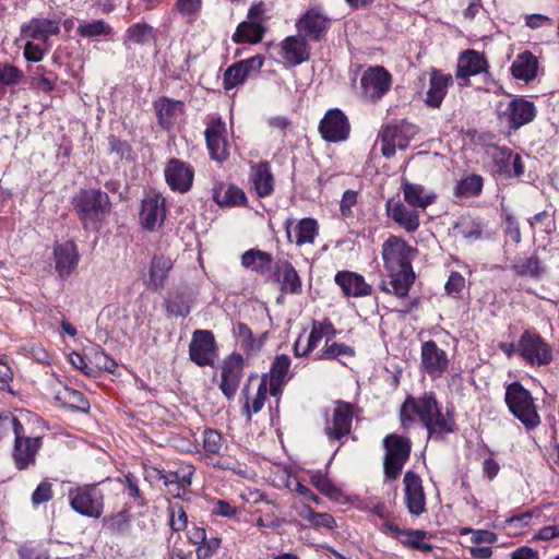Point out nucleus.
I'll list each match as a JSON object with an SVG mask.
<instances>
[{
    "mask_svg": "<svg viewBox=\"0 0 559 559\" xmlns=\"http://www.w3.org/2000/svg\"><path fill=\"white\" fill-rule=\"evenodd\" d=\"M399 415L404 430L411 429L418 418L427 429L428 437L436 440L443 439L455 428L453 415L449 411L442 412L433 392H425L418 397L407 395L400 407Z\"/></svg>",
    "mask_w": 559,
    "mask_h": 559,
    "instance_id": "f257e3e1",
    "label": "nucleus"
},
{
    "mask_svg": "<svg viewBox=\"0 0 559 559\" xmlns=\"http://www.w3.org/2000/svg\"><path fill=\"white\" fill-rule=\"evenodd\" d=\"M381 254L390 282L382 281L380 289L399 298L406 297L416 278L412 262L417 249L403 238L392 235L383 242Z\"/></svg>",
    "mask_w": 559,
    "mask_h": 559,
    "instance_id": "f03ea898",
    "label": "nucleus"
},
{
    "mask_svg": "<svg viewBox=\"0 0 559 559\" xmlns=\"http://www.w3.org/2000/svg\"><path fill=\"white\" fill-rule=\"evenodd\" d=\"M73 210L85 231L98 233L111 213L109 195L100 189L88 188L78 191L71 201Z\"/></svg>",
    "mask_w": 559,
    "mask_h": 559,
    "instance_id": "7ed1b4c3",
    "label": "nucleus"
},
{
    "mask_svg": "<svg viewBox=\"0 0 559 559\" xmlns=\"http://www.w3.org/2000/svg\"><path fill=\"white\" fill-rule=\"evenodd\" d=\"M506 403L510 412L527 430L535 429L540 424V417L536 411L531 393L519 382L508 385Z\"/></svg>",
    "mask_w": 559,
    "mask_h": 559,
    "instance_id": "20e7f679",
    "label": "nucleus"
},
{
    "mask_svg": "<svg viewBox=\"0 0 559 559\" xmlns=\"http://www.w3.org/2000/svg\"><path fill=\"white\" fill-rule=\"evenodd\" d=\"M71 509L80 515L99 519L104 513V493L98 484L72 487L68 491Z\"/></svg>",
    "mask_w": 559,
    "mask_h": 559,
    "instance_id": "39448f33",
    "label": "nucleus"
},
{
    "mask_svg": "<svg viewBox=\"0 0 559 559\" xmlns=\"http://www.w3.org/2000/svg\"><path fill=\"white\" fill-rule=\"evenodd\" d=\"M266 8L265 4L254 2L250 5L247 19L238 24L231 40L235 44H250L257 45L262 41L266 33Z\"/></svg>",
    "mask_w": 559,
    "mask_h": 559,
    "instance_id": "423d86ee",
    "label": "nucleus"
},
{
    "mask_svg": "<svg viewBox=\"0 0 559 559\" xmlns=\"http://www.w3.org/2000/svg\"><path fill=\"white\" fill-rule=\"evenodd\" d=\"M382 443L385 450L383 461L384 476L388 480H395L409 459L412 442L408 438L391 433L383 439Z\"/></svg>",
    "mask_w": 559,
    "mask_h": 559,
    "instance_id": "0eeeda50",
    "label": "nucleus"
},
{
    "mask_svg": "<svg viewBox=\"0 0 559 559\" xmlns=\"http://www.w3.org/2000/svg\"><path fill=\"white\" fill-rule=\"evenodd\" d=\"M44 445L43 436H29L23 426L13 438L11 457L17 471H26L37 463V455Z\"/></svg>",
    "mask_w": 559,
    "mask_h": 559,
    "instance_id": "6e6552de",
    "label": "nucleus"
},
{
    "mask_svg": "<svg viewBox=\"0 0 559 559\" xmlns=\"http://www.w3.org/2000/svg\"><path fill=\"white\" fill-rule=\"evenodd\" d=\"M355 406L337 400L331 413H325L324 433L329 440H341L352 431Z\"/></svg>",
    "mask_w": 559,
    "mask_h": 559,
    "instance_id": "1a4fd4ad",
    "label": "nucleus"
},
{
    "mask_svg": "<svg viewBox=\"0 0 559 559\" xmlns=\"http://www.w3.org/2000/svg\"><path fill=\"white\" fill-rule=\"evenodd\" d=\"M391 85L392 75L384 67H370L360 79L361 96L366 100L376 103L390 91Z\"/></svg>",
    "mask_w": 559,
    "mask_h": 559,
    "instance_id": "9d476101",
    "label": "nucleus"
},
{
    "mask_svg": "<svg viewBox=\"0 0 559 559\" xmlns=\"http://www.w3.org/2000/svg\"><path fill=\"white\" fill-rule=\"evenodd\" d=\"M518 353L530 365L544 366L552 360L551 347L535 332L525 331L519 340Z\"/></svg>",
    "mask_w": 559,
    "mask_h": 559,
    "instance_id": "9b49d317",
    "label": "nucleus"
},
{
    "mask_svg": "<svg viewBox=\"0 0 559 559\" xmlns=\"http://www.w3.org/2000/svg\"><path fill=\"white\" fill-rule=\"evenodd\" d=\"M331 25V19L321 7L309 8L297 21L296 29L305 39L320 41Z\"/></svg>",
    "mask_w": 559,
    "mask_h": 559,
    "instance_id": "f8f14e48",
    "label": "nucleus"
},
{
    "mask_svg": "<svg viewBox=\"0 0 559 559\" xmlns=\"http://www.w3.org/2000/svg\"><path fill=\"white\" fill-rule=\"evenodd\" d=\"M417 133L415 124L405 120L396 124L386 126L381 132V152L383 156L390 158L394 156L396 148L404 150L409 141Z\"/></svg>",
    "mask_w": 559,
    "mask_h": 559,
    "instance_id": "ddd939ff",
    "label": "nucleus"
},
{
    "mask_svg": "<svg viewBox=\"0 0 559 559\" xmlns=\"http://www.w3.org/2000/svg\"><path fill=\"white\" fill-rule=\"evenodd\" d=\"M190 359L200 367L212 366L216 358V342L209 330H197L189 345Z\"/></svg>",
    "mask_w": 559,
    "mask_h": 559,
    "instance_id": "4468645a",
    "label": "nucleus"
},
{
    "mask_svg": "<svg viewBox=\"0 0 559 559\" xmlns=\"http://www.w3.org/2000/svg\"><path fill=\"white\" fill-rule=\"evenodd\" d=\"M263 64L264 57L261 55H255L251 58L233 63L224 72V88L229 91L242 84L249 76L260 73Z\"/></svg>",
    "mask_w": 559,
    "mask_h": 559,
    "instance_id": "2eb2a0df",
    "label": "nucleus"
},
{
    "mask_svg": "<svg viewBox=\"0 0 559 559\" xmlns=\"http://www.w3.org/2000/svg\"><path fill=\"white\" fill-rule=\"evenodd\" d=\"M449 357L435 341H426L420 348V367L431 379L440 378L449 368Z\"/></svg>",
    "mask_w": 559,
    "mask_h": 559,
    "instance_id": "dca6fc26",
    "label": "nucleus"
},
{
    "mask_svg": "<svg viewBox=\"0 0 559 559\" xmlns=\"http://www.w3.org/2000/svg\"><path fill=\"white\" fill-rule=\"evenodd\" d=\"M404 503L407 511L415 516H419L427 511L426 495L423 480L418 474L407 471L403 478Z\"/></svg>",
    "mask_w": 559,
    "mask_h": 559,
    "instance_id": "f3484780",
    "label": "nucleus"
},
{
    "mask_svg": "<svg viewBox=\"0 0 559 559\" xmlns=\"http://www.w3.org/2000/svg\"><path fill=\"white\" fill-rule=\"evenodd\" d=\"M166 218V200L156 191H151L142 200V228L148 231L159 229Z\"/></svg>",
    "mask_w": 559,
    "mask_h": 559,
    "instance_id": "a211bd4d",
    "label": "nucleus"
},
{
    "mask_svg": "<svg viewBox=\"0 0 559 559\" xmlns=\"http://www.w3.org/2000/svg\"><path fill=\"white\" fill-rule=\"evenodd\" d=\"M322 138L328 142L345 141L350 131V126L344 112L337 108L326 111L319 124Z\"/></svg>",
    "mask_w": 559,
    "mask_h": 559,
    "instance_id": "6ab92c4d",
    "label": "nucleus"
},
{
    "mask_svg": "<svg viewBox=\"0 0 559 559\" xmlns=\"http://www.w3.org/2000/svg\"><path fill=\"white\" fill-rule=\"evenodd\" d=\"M386 215L406 233L413 234L420 226L419 210L404 201L389 199L385 203Z\"/></svg>",
    "mask_w": 559,
    "mask_h": 559,
    "instance_id": "aec40b11",
    "label": "nucleus"
},
{
    "mask_svg": "<svg viewBox=\"0 0 559 559\" xmlns=\"http://www.w3.org/2000/svg\"><path fill=\"white\" fill-rule=\"evenodd\" d=\"M210 156L218 163L229 157V143L226 140V124L222 119L212 121L204 131Z\"/></svg>",
    "mask_w": 559,
    "mask_h": 559,
    "instance_id": "412c9836",
    "label": "nucleus"
},
{
    "mask_svg": "<svg viewBox=\"0 0 559 559\" xmlns=\"http://www.w3.org/2000/svg\"><path fill=\"white\" fill-rule=\"evenodd\" d=\"M242 372L243 359L240 355L233 354L223 361L219 389L228 400L236 395Z\"/></svg>",
    "mask_w": 559,
    "mask_h": 559,
    "instance_id": "4be33fe9",
    "label": "nucleus"
},
{
    "mask_svg": "<svg viewBox=\"0 0 559 559\" xmlns=\"http://www.w3.org/2000/svg\"><path fill=\"white\" fill-rule=\"evenodd\" d=\"M166 182L174 191L185 193L190 190L194 170L193 167L178 158H171L165 167Z\"/></svg>",
    "mask_w": 559,
    "mask_h": 559,
    "instance_id": "5701e85b",
    "label": "nucleus"
},
{
    "mask_svg": "<svg viewBox=\"0 0 559 559\" xmlns=\"http://www.w3.org/2000/svg\"><path fill=\"white\" fill-rule=\"evenodd\" d=\"M488 67V61L483 53L468 49L459 57L455 75L463 81L464 85H467L471 76L481 73L489 75Z\"/></svg>",
    "mask_w": 559,
    "mask_h": 559,
    "instance_id": "b1692460",
    "label": "nucleus"
},
{
    "mask_svg": "<svg viewBox=\"0 0 559 559\" xmlns=\"http://www.w3.org/2000/svg\"><path fill=\"white\" fill-rule=\"evenodd\" d=\"M536 115L534 104L524 98H515L511 100L507 108L500 114V119L504 121L511 129H519L530 123Z\"/></svg>",
    "mask_w": 559,
    "mask_h": 559,
    "instance_id": "393cba45",
    "label": "nucleus"
},
{
    "mask_svg": "<svg viewBox=\"0 0 559 559\" xmlns=\"http://www.w3.org/2000/svg\"><path fill=\"white\" fill-rule=\"evenodd\" d=\"M55 269L62 278L69 277L76 269L80 253L73 240L56 243L53 247Z\"/></svg>",
    "mask_w": 559,
    "mask_h": 559,
    "instance_id": "a878e982",
    "label": "nucleus"
},
{
    "mask_svg": "<svg viewBox=\"0 0 559 559\" xmlns=\"http://www.w3.org/2000/svg\"><path fill=\"white\" fill-rule=\"evenodd\" d=\"M249 181L259 198H267L275 190V178L269 162L250 164Z\"/></svg>",
    "mask_w": 559,
    "mask_h": 559,
    "instance_id": "bb28decb",
    "label": "nucleus"
},
{
    "mask_svg": "<svg viewBox=\"0 0 559 559\" xmlns=\"http://www.w3.org/2000/svg\"><path fill=\"white\" fill-rule=\"evenodd\" d=\"M280 53L288 67H297L310 58V47L302 36H288L280 43Z\"/></svg>",
    "mask_w": 559,
    "mask_h": 559,
    "instance_id": "cd10ccee",
    "label": "nucleus"
},
{
    "mask_svg": "<svg viewBox=\"0 0 559 559\" xmlns=\"http://www.w3.org/2000/svg\"><path fill=\"white\" fill-rule=\"evenodd\" d=\"M401 190L403 192V201L415 209L425 211L437 200V194L420 183L411 182L402 177Z\"/></svg>",
    "mask_w": 559,
    "mask_h": 559,
    "instance_id": "c85d7f7f",
    "label": "nucleus"
},
{
    "mask_svg": "<svg viewBox=\"0 0 559 559\" xmlns=\"http://www.w3.org/2000/svg\"><path fill=\"white\" fill-rule=\"evenodd\" d=\"M345 297H366L372 294V287L362 275L352 271H340L334 276Z\"/></svg>",
    "mask_w": 559,
    "mask_h": 559,
    "instance_id": "c756f323",
    "label": "nucleus"
},
{
    "mask_svg": "<svg viewBox=\"0 0 559 559\" xmlns=\"http://www.w3.org/2000/svg\"><path fill=\"white\" fill-rule=\"evenodd\" d=\"M492 160L499 174L508 178H519L524 174V164L520 154L513 153L506 146L495 147Z\"/></svg>",
    "mask_w": 559,
    "mask_h": 559,
    "instance_id": "7c9ffc66",
    "label": "nucleus"
},
{
    "mask_svg": "<svg viewBox=\"0 0 559 559\" xmlns=\"http://www.w3.org/2000/svg\"><path fill=\"white\" fill-rule=\"evenodd\" d=\"M453 84L449 73L432 69L429 76V87L426 92L425 103L432 108H439L447 95L448 88Z\"/></svg>",
    "mask_w": 559,
    "mask_h": 559,
    "instance_id": "2f4dec72",
    "label": "nucleus"
},
{
    "mask_svg": "<svg viewBox=\"0 0 559 559\" xmlns=\"http://www.w3.org/2000/svg\"><path fill=\"white\" fill-rule=\"evenodd\" d=\"M290 364L289 356L285 354L276 355L273 359L270 373L266 374L270 378L267 384L270 385L271 395L277 396L282 392L283 385L293 376L289 373Z\"/></svg>",
    "mask_w": 559,
    "mask_h": 559,
    "instance_id": "473e14b6",
    "label": "nucleus"
},
{
    "mask_svg": "<svg viewBox=\"0 0 559 559\" xmlns=\"http://www.w3.org/2000/svg\"><path fill=\"white\" fill-rule=\"evenodd\" d=\"M158 123L164 129L174 126L177 118L185 112V103L169 97H160L154 102Z\"/></svg>",
    "mask_w": 559,
    "mask_h": 559,
    "instance_id": "72a5a7b5",
    "label": "nucleus"
},
{
    "mask_svg": "<svg viewBox=\"0 0 559 559\" xmlns=\"http://www.w3.org/2000/svg\"><path fill=\"white\" fill-rule=\"evenodd\" d=\"M193 467L191 465L187 466V472L183 471V475L179 477L178 473H169L166 474L164 471L158 469L152 466L143 467V475L146 481H148L152 486L164 485L168 486L173 483H179L181 487L189 486L191 484V476L193 474Z\"/></svg>",
    "mask_w": 559,
    "mask_h": 559,
    "instance_id": "f704fd0d",
    "label": "nucleus"
},
{
    "mask_svg": "<svg viewBox=\"0 0 559 559\" xmlns=\"http://www.w3.org/2000/svg\"><path fill=\"white\" fill-rule=\"evenodd\" d=\"M21 34L32 39H47L60 34L58 20L33 17L21 26Z\"/></svg>",
    "mask_w": 559,
    "mask_h": 559,
    "instance_id": "c9c22d12",
    "label": "nucleus"
},
{
    "mask_svg": "<svg viewBox=\"0 0 559 559\" xmlns=\"http://www.w3.org/2000/svg\"><path fill=\"white\" fill-rule=\"evenodd\" d=\"M213 200L219 206H243L248 199L245 191L234 183L219 182L213 189Z\"/></svg>",
    "mask_w": 559,
    "mask_h": 559,
    "instance_id": "e433bc0d",
    "label": "nucleus"
},
{
    "mask_svg": "<svg viewBox=\"0 0 559 559\" xmlns=\"http://www.w3.org/2000/svg\"><path fill=\"white\" fill-rule=\"evenodd\" d=\"M538 60L531 51L519 53L511 66V73L516 80L531 82L537 76Z\"/></svg>",
    "mask_w": 559,
    "mask_h": 559,
    "instance_id": "4c0bfd02",
    "label": "nucleus"
},
{
    "mask_svg": "<svg viewBox=\"0 0 559 559\" xmlns=\"http://www.w3.org/2000/svg\"><path fill=\"white\" fill-rule=\"evenodd\" d=\"M55 399L61 404L62 407L70 408L79 412H88L90 402L84 394L68 385L62 386L56 392Z\"/></svg>",
    "mask_w": 559,
    "mask_h": 559,
    "instance_id": "58836bf2",
    "label": "nucleus"
},
{
    "mask_svg": "<svg viewBox=\"0 0 559 559\" xmlns=\"http://www.w3.org/2000/svg\"><path fill=\"white\" fill-rule=\"evenodd\" d=\"M290 221L287 222L286 224L287 237L290 242L295 241L297 246L313 243L314 238L318 234V224L313 218H302L301 221H299V223L295 226L294 229L295 240L290 238Z\"/></svg>",
    "mask_w": 559,
    "mask_h": 559,
    "instance_id": "ea45409f",
    "label": "nucleus"
},
{
    "mask_svg": "<svg viewBox=\"0 0 559 559\" xmlns=\"http://www.w3.org/2000/svg\"><path fill=\"white\" fill-rule=\"evenodd\" d=\"M273 258L269 252L250 249L241 255V264L257 273L264 274L271 270Z\"/></svg>",
    "mask_w": 559,
    "mask_h": 559,
    "instance_id": "a19ab883",
    "label": "nucleus"
},
{
    "mask_svg": "<svg viewBox=\"0 0 559 559\" xmlns=\"http://www.w3.org/2000/svg\"><path fill=\"white\" fill-rule=\"evenodd\" d=\"M173 267V261L166 257H155L150 267V280L147 285L154 290L162 289L169 271Z\"/></svg>",
    "mask_w": 559,
    "mask_h": 559,
    "instance_id": "79ce46f5",
    "label": "nucleus"
},
{
    "mask_svg": "<svg viewBox=\"0 0 559 559\" xmlns=\"http://www.w3.org/2000/svg\"><path fill=\"white\" fill-rule=\"evenodd\" d=\"M324 336H328V338H333L335 336V329L333 328V324L328 319L323 321H313L311 331L307 337V344L302 349V354H310Z\"/></svg>",
    "mask_w": 559,
    "mask_h": 559,
    "instance_id": "37998d69",
    "label": "nucleus"
},
{
    "mask_svg": "<svg viewBox=\"0 0 559 559\" xmlns=\"http://www.w3.org/2000/svg\"><path fill=\"white\" fill-rule=\"evenodd\" d=\"M270 393V385L267 384V376L263 374L260 384L258 386V391L252 399L251 403L247 397V401L242 407V413L247 416V419L250 420L253 414L259 413L265 403L266 395Z\"/></svg>",
    "mask_w": 559,
    "mask_h": 559,
    "instance_id": "c03bdc74",
    "label": "nucleus"
},
{
    "mask_svg": "<svg viewBox=\"0 0 559 559\" xmlns=\"http://www.w3.org/2000/svg\"><path fill=\"white\" fill-rule=\"evenodd\" d=\"M484 186L483 177L469 175L457 181L454 194L460 198H472L480 194Z\"/></svg>",
    "mask_w": 559,
    "mask_h": 559,
    "instance_id": "a18cd8bd",
    "label": "nucleus"
},
{
    "mask_svg": "<svg viewBox=\"0 0 559 559\" xmlns=\"http://www.w3.org/2000/svg\"><path fill=\"white\" fill-rule=\"evenodd\" d=\"M33 84L44 93L52 92L57 86L58 75L44 66H37L32 75Z\"/></svg>",
    "mask_w": 559,
    "mask_h": 559,
    "instance_id": "49530a36",
    "label": "nucleus"
},
{
    "mask_svg": "<svg viewBox=\"0 0 559 559\" xmlns=\"http://www.w3.org/2000/svg\"><path fill=\"white\" fill-rule=\"evenodd\" d=\"M298 513L316 527H325L329 530L336 527L335 519L331 514L316 512L309 506H302Z\"/></svg>",
    "mask_w": 559,
    "mask_h": 559,
    "instance_id": "de8ad7c7",
    "label": "nucleus"
},
{
    "mask_svg": "<svg viewBox=\"0 0 559 559\" xmlns=\"http://www.w3.org/2000/svg\"><path fill=\"white\" fill-rule=\"evenodd\" d=\"M130 508L124 507L118 513L104 518V526L112 533L123 534L130 528Z\"/></svg>",
    "mask_w": 559,
    "mask_h": 559,
    "instance_id": "09e8293b",
    "label": "nucleus"
},
{
    "mask_svg": "<svg viewBox=\"0 0 559 559\" xmlns=\"http://www.w3.org/2000/svg\"><path fill=\"white\" fill-rule=\"evenodd\" d=\"M23 79L21 69L9 62H0V92H4L8 86L19 85Z\"/></svg>",
    "mask_w": 559,
    "mask_h": 559,
    "instance_id": "8fccbe9b",
    "label": "nucleus"
},
{
    "mask_svg": "<svg viewBox=\"0 0 559 559\" xmlns=\"http://www.w3.org/2000/svg\"><path fill=\"white\" fill-rule=\"evenodd\" d=\"M427 533L420 530H406L403 537L400 539L401 544L414 550L430 551L432 546L425 542Z\"/></svg>",
    "mask_w": 559,
    "mask_h": 559,
    "instance_id": "3c124183",
    "label": "nucleus"
},
{
    "mask_svg": "<svg viewBox=\"0 0 559 559\" xmlns=\"http://www.w3.org/2000/svg\"><path fill=\"white\" fill-rule=\"evenodd\" d=\"M78 34L83 38H92L97 36H109L112 34V27L103 20H94L79 25Z\"/></svg>",
    "mask_w": 559,
    "mask_h": 559,
    "instance_id": "603ef678",
    "label": "nucleus"
},
{
    "mask_svg": "<svg viewBox=\"0 0 559 559\" xmlns=\"http://www.w3.org/2000/svg\"><path fill=\"white\" fill-rule=\"evenodd\" d=\"M512 269L516 274L522 276L536 277L543 273V267L540 266V261L537 255L516 259Z\"/></svg>",
    "mask_w": 559,
    "mask_h": 559,
    "instance_id": "864d4df0",
    "label": "nucleus"
},
{
    "mask_svg": "<svg viewBox=\"0 0 559 559\" xmlns=\"http://www.w3.org/2000/svg\"><path fill=\"white\" fill-rule=\"evenodd\" d=\"M23 426L22 421L12 413L0 414V442L11 436L14 438Z\"/></svg>",
    "mask_w": 559,
    "mask_h": 559,
    "instance_id": "5fc2aeb1",
    "label": "nucleus"
},
{
    "mask_svg": "<svg viewBox=\"0 0 559 559\" xmlns=\"http://www.w3.org/2000/svg\"><path fill=\"white\" fill-rule=\"evenodd\" d=\"M311 484L324 496L331 499H338L341 490L321 472L311 474Z\"/></svg>",
    "mask_w": 559,
    "mask_h": 559,
    "instance_id": "6e6d98bb",
    "label": "nucleus"
},
{
    "mask_svg": "<svg viewBox=\"0 0 559 559\" xmlns=\"http://www.w3.org/2000/svg\"><path fill=\"white\" fill-rule=\"evenodd\" d=\"M282 289L289 294L301 292V280L289 262L283 264Z\"/></svg>",
    "mask_w": 559,
    "mask_h": 559,
    "instance_id": "4d7b16f0",
    "label": "nucleus"
},
{
    "mask_svg": "<svg viewBox=\"0 0 559 559\" xmlns=\"http://www.w3.org/2000/svg\"><path fill=\"white\" fill-rule=\"evenodd\" d=\"M354 354L355 352L350 346L336 342L329 344L328 338L324 348L319 352L317 359H336L342 356L352 357Z\"/></svg>",
    "mask_w": 559,
    "mask_h": 559,
    "instance_id": "13d9d810",
    "label": "nucleus"
},
{
    "mask_svg": "<svg viewBox=\"0 0 559 559\" xmlns=\"http://www.w3.org/2000/svg\"><path fill=\"white\" fill-rule=\"evenodd\" d=\"M53 498L52 484L47 479L40 481L31 496L33 508L49 502Z\"/></svg>",
    "mask_w": 559,
    "mask_h": 559,
    "instance_id": "bf43d9fd",
    "label": "nucleus"
},
{
    "mask_svg": "<svg viewBox=\"0 0 559 559\" xmlns=\"http://www.w3.org/2000/svg\"><path fill=\"white\" fill-rule=\"evenodd\" d=\"M455 228L457 233L468 241L479 239L483 234L481 225L475 219H463Z\"/></svg>",
    "mask_w": 559,
    "mask_h": 559,
    "instance_id": "052dcab7",
    "label": "nucleus"
},
{
    "mask_svg": "<svg viewBox=\"0 0 559 559\" xmlns=\"http://www.w3.org/2000/svg\"><path fill=\"white\" fill-rule=\"evenodd\" d=\"M169 525L174 532H181L187 528L188 516L182 506L179 503L171 504L168 508Z\"/></svg>",
    "mask_w": 559,
    "mask_h": 559,
    "instance_id": "680f3d73",
    "label": "nucleus"
},
{
    "mask_svg": "<svg viewBox=\"0 0 559 559\" xmlns=\"http://www.w3.org/2000/svg\"><path fill=\"white\" fill-rule=\"evenodd\" d=\"M110 151L115 152L121 159L134 162L135 155L131 145L127 141H122L115 135L108 138Z\"/></svg>",
    "mask_w": 559,
    "mask_h": 559,
    "instance_id": "e2e57ef3",
    "label": "nucleus"
},
{
    "mask_svg": "<svg viewBox=\"0 0 559 559\" xmlns=\"http://www.w3.org/2000/svg\"><path fill=\"white\" fill-rule=\"evenodd\" d=\"M223 447L222 435L214 429L203 431V448L207 453L217 454Z\"/></svg>",
    "mask_w": 559,
    "mask_h": 559,
    "instance_id": "0e129e2a",
    "label": "nucleus"
},
{
    "mask_svg": "<svg viewBox=\"0 0 559 559\" xmlns=\"http://www.w3.org/2000/svg\"><path fill=\"white\" fill-rule=\"evenodd\" d=\"M464 287H465L464 276L459 272H455V271L451 272V274L445 283V286H444L447 294L450 296L457 297L462 293Z\"/></svg>",
    "mask_w": 559,
    "mask_h": 559,
    "instance_id": "69168bd1",
    "label": "nucleus"
},
{
    "mask_svg": "<svg viewBox=\"0 0 559 559\" xmlns=\"http://www.w3.org/2000/svg\"><path fill=\"white\" fill-rule=\"evenodd\" d=\"M167 312L174 317H187L190 313L189 304L181 297H175L167 301Z\"/></svg>",
    "mask_w": 559,
    "mask_h": 559,
    "instance_id": "338daca9",
    "label": "nucleus"
},
{
    "mask_svg": "<svg viewBox=\"0 0 559 559\" xmlns=\"http://www.w3.org/2000/svg\"><path fill=\"white\" fill-rule=\"evenodd\" d=\"M17 559H49L44 551L31 544L21 545L17 550Z\"/></svg>",
    "mask_w": 559,
    "mask_h": 559,
    "instance_id": "774afa93",
    "label": "nucleus"
}]
</instances>
